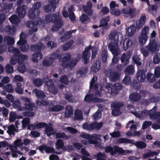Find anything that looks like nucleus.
<instances>
[{
    "instance_id": "09e8293b",
    "label": "nucleus",
    "mask_w": 160,
    "mask_h": 160,
    "mask_svg": "<svg viewBox=\"0 0 160 160\" xmlns=\"http://www.w3.org/2000/svg\"><path fill=\"white\" fill-rule=\"evenodd\" d=\"M17 59L18 60V63H21L24 60L27 59L28 57L26 55H22L19 54L17 56Z\"/></svg>"
},
{
    "instance_id": "473e14b6",
    "label": "nucleus",
    "mask_w": 160,
    "mask_h": 160,
    "mask_svg": "<svg viewBox=\"0 0 160 160\" xmlns=\"http://www.w3.org/2000/svg\"><path fill=\"white\" fill-rule=\"evenodd\" d=\"M38 23L37 21H28L26 23L27 27L28 28H32L37 27V25Z\"/></svg>"
},
{
    "instance_id": "1a4fd4ad",
    "label": "nucleus",
    "mask_w": 160,
    "mask_h": 160,
    "mask_svg": "<svg viewBox=\"0 0 160 160\" xmlns=\"http://www.w3.org/2000/svg\"><path fill=\"white\" fill-rule=\"evenodd\" d=\"M84 101L89 103H96L102 102L104 101L102 99L95 97L93 94H87L85 95Z\"/></svg>"
},
{
    "instance_id": "f3484780",
    "label": "nucleus",
    "mask_w": 160,
    "mask_h": 160,
    "mask_svg": "<svg viewBox=\"0 0 160 160\" xmlns=\"http://www.w3.org/2000/svg\"><path fill=\"white\" fill-rule=\"evenodd\" d=\"M141 98V95L137 92L132 93L129 96V99L132 102H138L140 100Z\"/></svg>"
},
{
    "instance_id": "13d9d810",
    "label": "nucleus",
    "mask_w": 160,
    "mask_h": 160,
    "mask_svg": "<svg viewBox=\"0 0 160 160\" xmlns=\"http://www.w3.org/2000/svg\"><path fill=\"white\" fill-rule=\"evenodd\" d=\"M105 152L107 153L111 152V155H113L115 153V152H114L113 148L110 146H106L104 147Z\"/></svg>"
},
{
    "instance_id": "f257e3e1",
    "label": "nucleus",
    "mask_w": 160,
    "mask_h": 160,
    "mask_svg": "<svg viewBox=\"0 0 160 160\" xmlns=\"http://www.w3.org/2000/svg\"><path fill=\"white\" fill-rule=\"evenodd\" d=\"M122 36L119 32L114 30L111 31L109 35V39L113 42L109 43L108 48L113 55L112 63L116 64L118 62L119 58L118 56L119 53V49L118 46L121 45Z\"/></svg>"
},
{
    "instance_id": "412c9836",
    "label": "nucleus",
    "mask_w": 160,
    "mask_h": 160,
    "mask_svg": "<svg viewBox=\"0 0 160 160\" xmlns=\"http://www.w3.org/2000/svg\"><path fill=\"white\" fill-rule=\"evenodd\" d=\"M136 76L137 80L141 82H144L146 78L145 72L142 70H140L138 71Z\"/></svg>"
},
{
    "instance_id": "423d86ee",
    "label": "nucleus",
    "mask_w": 160,
    "mask_h": 160,
    "mask_svg": "<svg viewBox=\"0 0 160 160\" xmlns=\"http://www.w3.org/2000/svg\"><path fill=\"white\" fill-rule=\"evenodd\" d=\"M149 30V27L147 26H145L142 29L138 38L139 44L142 46L145 44L148 38V33Z\"/></svg>"
},
{
    "instance_id": "9d476101",
    "label": "nucleus",
    "mask_w": 160,
    "mask_h": 160,
    "mask_svg": "<svg viewBox=\"0 0 160 160\" xmlns=\"http://www.w3.org/2000/svg\"><path fill=\"white\" fill-rule=\"evenodd\" d=\"M92 47L89 45L86 47L83 51L82 58L83 62L84 64H88L89 61V58L91 56L90 50L91 49Z\"/></svg>"
},
{
    "instance_id": "bb28decb",
    "label": "nucleus",
    "mask_w": 160,
    "mask_h": 160,
    "mask_svg": "<svg viewBox=\"0 0 160 160\" xmlns=\"http://www.w3.org/2000/svg\"><path fill=\"white\" fill-rule=\"evenodd\" d=\"M64 143L63 141L61 139H58L55 144L56 148L59 149L60 148H63V151L66 150V147L64 146Z\"/></svg>"
},
{
    "instance_id": "72a5a7b5",
    "label": "nucleus",
    "mask_w": 160,
    "mask_h": 160,
    "mask_svg": "<svg viewBox=\"0 0 160 160\" xmlns=\"http://www.w3.org/2000/svg\"><path fill=\"white\" fill-rule=\"evenodd\" d=\"M54 61V59L50 57L44 59L42 62L43 66L48 67L50 66Z\"/></svg>"
},
{
    "instance_id": "338daca9",
    "label": "nucleus",
    "mask_w": 160,
    "mask_h": 160,
    "mask_svg": "<svg viewBox=\"0 0 160 160\" xmlns=\"http://www.w3.org/2000/svg\"><path fill=\"white\" fill-rule=\"evenodd\" d=\"M23 128H26L30 123V119L29 118H24L22 121Z\"/></svg>"
},
{
    "instance_id": "b1692460",
    "label": "nucleus",
    "mask_w": 160,
    "mask_h": 160,
    "mask_svg": "<svg viewBox=\"0 0 160 160\" xmlns=\"http://www.w3.org/2000/svg\"><path fill=\"white\" fill-rule=\"evenodd\" d=\"M155 4L150 5L149 3V5H148V7L147 11L148 12L153 14V12H157L158 6L156 5V2H155Z\"/></svg>"
},
{
    "instance_id": "37998d69",
    "label": "nucleus",
    "mask_w": 160,
    "mask_h": 160,
    "mask_svg": "<svg viewBox=\"0 0 160 160\" xmlns=\"http://www.w3.org/2000/svg\"><path fill=\"white\" fill-rule=\"evenodd\" d=\"M141 53L143 54V56L145 57L148 56L149 52H150L147 46L141 48Z\"/></svg>"
},
{
    "instance_id": "a878e982",
    "label": "nucleus",
    "mask_w": 160,
    "mask_h": 160,
    "mask_svg": "<svg viewBox=\"0 0 160 160\" xmlns=\"http://www.w3.org/2000/svg\"><path fill=\"white\" fill-rule=\"evenodd\" d=\"M133 141V145H134L137 148L140 149H143L145 148L147 146L146 144L143 141H138L134 142V140H132Z\"/></svg>"
},
{
    "instance_id": "f704fd0d",
    "label": "nucleus",
    "mask_w": 160,
    "mask_h": 160,
    "mask_svg": "<svg viewBox=\"0 0 160 160\" xmlns=\"http://www.w3.org/2000/svg\"><path fill=\"white\" fill-rule=\"evenodd\" d=\"M74 118L76 120H82L83 119V116L81 111L77 110L75 111L74 112Z\"/></svg>"
},
{
    "instance_id": "20e7f679",
    "label": "nucleus",
    "mask_w": 160,
    "mask_h": 160,
    "mask_svg": "<svg viewBox=\"0 0 160 160\" xmlns=\"http://www.w3.org/2000/svg\"><path fill=\"white\" fill-rule=\"evenodd\" d=\"M41 7V3L39 2L34 3L32 7L30 8L28 11V15L30 19H34L38 17L40 13V8Z\"/></svg>"
},
{
    "instance_id": "3c124183",
    "label": "nucleus",
    "mask_w": 160,
    "mask_h": 160,
    "mask_svg": "<svg viewBox=\"0 0 160 160\" xmlns=\"http://www.w3.org/2000/svg\"><path fill=\"white\" fill-rule=\"evenodd\" d=\"M80 20L82 22L86 23V22H89L90 20L89 18L87 15L84 13H83L82 15L80 17Z\"/></svg>"
},
{
    "instance_id": "a19ab883",
    "label": "nucleus",
    "mask_w": 160,
    "mask_h": 160,
    "mask_svg": "<svg viewBox=\"0 0 160 160\" xmlns=\"http://www.w3.org/2000/svg\"><path fill=\"white\" fill-rule=\"evenodd\" d=\"M24 105L25 106V108L26 110H29L32 111L33 110V108L35 106V104L34 103H32L30 102L28 103L26 102L24 103Z\"/></svg>"
},
{
    "instance_id": "a18cd8bd",
    "label": "nucleus",
    "mask_w": 160,
    "mask_h": 160,
    "mask_svg": "<svg viewBox=\"0 0 160 160\" xmlns=\"http://www.w3.org/2000/svg\"><path fill=\"white\" fill-rule=\"evenodd\" d=\"M83 11L87 15L91 16L93 14V11L92 8L82 7Z\"/></svg>"
},
{
    "instance_id": "79ce46f5",
    "label": "nucleus",
    "mask_w": 160,
    "mask_h": 160,
    "mask_svg": "<svg viewBox=\"0 0 160 160\" xmlns=\"http://www.w3.org/2000/svg\"><path fill=\"white\" fill-rule=\"evenodd\" d=\"M117 142L119 143H132L133 141L132 140L127 139L125 138H119L117 140Z\"/></svg>"
},
{
    "instance_id": "2eb2a0df",
    "label": "nucleus",
    "mask_w": 160,
    "mask_h": 160,
    "mask_svg": "<svg viewBox=\"0 0 160 160\" xmlns=\"http://www.w3.org/2000/svg\"><path fill=\"white\" fill-rule=\"evenodd\" d=\"M61 18L58 14L53 13V14H48L45 16V20L48 22H53Z\"/></svg>"
},
{
    "instance_id": "864d4df0",
    "label": "nucleus",
    "mask_w": 160,
    "mask_h": 160,
    "mask_svg": "<svg viewBox=\"0 0 160 160\" xmlns=\"http://www.w3.org/2000/svg\"><path fill=\"white\" fill-rule=\"evenodd\" d=\"M153 62L155 64H159L160 62V53H156L153 57Z\"/></svg>"
},
{
    "instance_id": "4468645a",
    "label": "nucleus",
    "mask_w": 160,
    "mask_h": 160,
    "mask_svg": "<svg viewBox=\"0 0 160 160\" xmlns=\"http://www.w3.org/2000/svg\"><path fill=\"white\" fill-rule=\"evenodd\" d=\"M27 8V7L25 5L18 6L16 10V13L18 15L20 18H23L26 14V9Z\"/></svg>"
},
{
    "instance_id": "052dcab7",
    "label": "nucleus",
    "mask_w": 160,
    "mask_h": 160,
    "mask_svg": "<svg viewBox=\"0 0 160 160\" xmlns=\"http://www.w3.org/2000/svg\"><path fill=\"white\" fill-rule=\"evenodd\" d=\"M16 113L14 112H11L9 114V121L10 122H13L16 119Z\"/></svg>"
},
{
    "instance_id": "c03bdc74",
    "label": "nucleus",
    "mask_w": 160,
    "mask_h": 160,
    "mask_svg": "<svg viewBox=\"0 0 160 160\" xmlns=\"http://www.w3.org/2000/svg\"><path fill=\"white\" fill-rule=\"evenodd\" d=\"M5 30L6 32H8V34H13L16 30L15 27H12L10 25H8L5 27Z\"/></svg>"
},
{
    "instance_id": "7ed1b4c3",
    "label": "nucleus",
    "mask_w": 160,
    "mask_h": 160,
    "mask_svg": "<svg viewBox=\"0 0 160 160\" xmlns=\"http://www.w3.org/2000/svg\"><path fill=\"white\" fill-rule=\"evenodd\" d=\"M42 45V43L39 44H34L31 45L30 49L31 51L36 52L32 55V60L34 62H37L38 60L42 58L43 55L41 53V49Z\"/></svg>"
},
{
    "instance_id": "0eeeda50",
    "label": "nucleus",
    "mask_w": 160,
    "mask_h": 160,
    "mask_svg": "<svg viewBox=\"0 0 160 160\" xmlns=\"http://www.w3.org/2000/svg\"><path fill=\"white\" fill-rule=\"evenodd\" d=\"M36 128L38 129L45 127L44 131L48 137H50L53 134L54 129L52 126H48L46 122H39L35 124Z\"/></svg>"
},
{
    "instance_id": "6ab92c4d",
    "label": "nucleus",
    "mask_w": 160,
    "mask_h": 160,
    "mask_svg": "<svg viewBox=\"0 0 160 160\" xmlns=\"http://www.w3.org/2000/svg\"><path fill=\"white\" fill-rule=\"evenodd\" d=\"M101 63L98 60H96L91 67L90 70L92 72L96 73L100 69Z\"/></svg>"
},
{
    "instance_id": "5701e85b",
    "label": "nucleus",
    "mask_w": 160,
    "mask_h": 160,
    "mask_svg": "<svg viewBox=\"0 0 160 160\" xmlns=\"http://www.w3.org/2000/svg\"><path fill=\"white\" fill-rule=\"evenodd\" d=\"M13 4L10 3L8 4L6 3H2V8L1 10L3 13H6L9 12L12 8Z\"/></svg>"
},
{
    "instance_id": "2f4dec72",
    "label": "nucleus",
    "mask_w": 160,
    "mask_h": 160,
    "mask_svg": "<svg viewBox=\"0 0 160 160\" xmlns=\"http://www.w3.org/2000/svg\"><path fill=\"white\" fill-rule=\"evenodd\" d=\"M9 20L11 23L15 24H18L20 21L18 16L15 14L12 15L9 18Z\"/></svg>"
},
{
    "instance_id": "49530a36",
    "label": "nucleus",
    "mask_w": 160,
    "mask_h": 160,
    "mask_svg": "<svg viewBox=\"0 0 160 160\" xmlns=\"http://www.w3.org/2000/svg\"><path fill=\"white\" fill-rule=\"evenodd\" d=\"M146 19V16L145 15H142L140 18L139 21L138 28H140L142 27L145 23V22Z\"/></svg>"
},
{
    "instance_id": "58836bf2",
    "label": "nucleus",
    "mask_w": 160,
    "mask_h": 160,
    "mask_svg": "<svg viewBox=\"0 0 160 160\" xmlns=\"http://www.w3.org/2000/svg\"><path fill=\"white\" fill-rule=\"evenodd\" d=\"M99 138L97 134H94L93 135H91L90 140H89V142L91 144H95L97 143V140Z\"/></svg>"
},
{
    "instance_id": "5fc2aeb1",
    "label": "nucleus",
    "mask_w": 160,
    "mask_h": 160,
    "mask_svg": "<svg viewBox=\"0 0 160 160\" xmlns=\"http://www.w3.org/2000/svg\"><path fill=\"white\" fill-rule=\"evenodd\" d=\"M24 35L23 34V32H22L20 35V40L17 42V44L20 46H22V45L26 43V41L25 40V36L24 35V37L22 38V35Z\"/></svg>"
},
{
    "instance_id": "0e129e2a",
    "label": "nucleus",
    "mask_w": 160,
    "mask_h": 160,
    "mask_svg": "<svg viewBox=\"0 0 160 160\" xmlns=\"http://www.w3.org/2000/svg\"><path fill=\"white\" fill-rule=\"evenodd\" d=\"M132 60L138 66H140L142 64L141 59L138 57H133Z\"/></svg>"
},
{
    "instance_id": "cd10ccee",
    "label": "nucleus",
    "mask_w": 160,
    "mask_h": 160,
    "mask_svg": "<svg viewBox=\"0 0 160 160\" xmlns=\"http://www.w3.org/2000/svg\"><path fill=\"white\" fill-rule=\"evenodd\" d=\"M134 72L133 67L132 65H130L127 66L124 70V72L126 75H132Z\"/></svg>"
},
{
    "instance_id": "c85d7f7f",
    "label": "nucleus",
    "mask_w": 160,
    "mask_h": 160,
    "mask_svg": "<svg viewBox=\"0 0 160 160\" xmlns=\"http://www.w3.org/2000/svg\"><path fill=\"white\" fill-rule=\"evenodd\" d=\"M72 36V32L71 31H67L61 37L60 39L62 42H65L68 40L70 39Z\"/></svg>"
},
{
    "instance_id": "bf43d9fd",
    "label": "nucleus",
    "mask_w": 160,
    "mask_h": 160,
    "mask_svg": "<svg viewBox=\"0 0 160 160\" xmlns=\"http://www.w3.org/2000/svg\"><path fill=\"white\" fill-rule=\"evenodd\" d=\"M33 82L34 85L37 87L41 86L43 84L42 81L40 78L35 79L33 80Z\"/></svg>"
},
{
    "instance_id": "9b49d317",
    "label": "nucleus",
    "mask_w": 160,
    "mask_h": 160,
    "mask_svg": "<svg viewBox=\"0 0 160 160\" xmlns=\"http://www.w3.org/2000/svg\"><path fill=\"white\" fill-rule=\"evenodd\" d=\"M124 103L122 102L115 101L113 102L111 104V107L113 108L112 109V115L117 116L118 115L120 108L123 107Z\"/></svg>"
},
{
    "instance_id": "c9c22d12",
    "label": "nucleus",
    "mask_w": 160,
    "mask_h": 160,
    "mask_svg": "<svg viewBox=\"0 0 160 160\" xmlns=\"http://www.w3.org/2000/svg\"><path fill=\"white\" fill-rule=\"evenodd\" d=\"M64 108L63 106L58 104L53 106L51 108H49V109L52 112H57L63 110Z\"/></svg>"
},
{
    "instance_id": "4be33fe9",
    "label": "nucleus",
    "mask_w": 160,
    "mask_h": 160,
    "mask_svg": "<svg viewBox=\"0 0 160 160\" xmlns=\"http://www.w3.org/2000/svg\"><path fill=\"white\" fill-rule=\"evenodd\" d=\"M137 28L134 24H132L128 27L126 30V32L127 35L129 37L133 36L135 33Z\"/></svg>"
},
{
    "instance_id": "4c0bfd02",
    "label": "nucleus",
    "mask_w": 160,
    "mask_h": 160,
    "mask_svg": "<svg viewBox=\"0 0 160 160\" xmlns=\"http://www.w3.org/2000/svg\"><path fill=\"white\" fill-rule=\"evenodd\" d=\"M4 42H6V43L8 45H12L14 44L15 41L12 37L7 36L4 38Z\"/></svg>"
},
{
    "instance_id": "6e6552de",
    "label": "nucleus",
    "mask_w": 160,
    "mask_h": 160,
    "mask_svg": "<svg viewBox=\"0 0 160 160\" xmlns=\"http://www.w3.org/2000/svg\"><path fill=\"white\" fill-rule=\"evenodd\" d=\"M59 0H49V5H47L44 7L45 11L47 12H53L56 8V5L58 4Z\"/></svg>"
},
{
    "instance_id": "a211bd4d",
    "label": "nucleus",
    "mask_w": 160,
    "mask_h": 160,
    "mask_svg": "<svg viewBox=\"0 0 160 160\" xmlns=\"http://www.w3.org/2000/svg\"><path fill=\"white\" fill-rule=\"evenodd\" d=\"M110 18L109 16L102 19L100 21V24L99 25V27L101 28L103 27V30H107L109 28L108 26V22L109 21Z\"/></svg>"
},
{
    "instance_id": "393cba45",
    "label": "nucleus",
    "mask_w": 160,
    "mask_h": 160,
    "mask_svg": "<svg viewBox=\"0 0 160 160\" xmlns=\"http://www.w3.org/2000/svg\"><path fill=\"white\" fill-rule=\"evenodd\" d=\"M132 44V42L131 40L129 38H126L123 44V48L124 50H126L129 48L131 46Z\"/></svg>"
},
{
    "instance_id": "680f3d73",
    "label": "nucleus",
    "mask_w": 160,
    "mask_h": 160,
    "mask_svg": "<svg viewBox=\"0 0 160 160\" xmlns=\"http://www.w3.org/2000/svg\"><path fill=\"white\" fill-rule=\"evenodd\" d=\"M5 71L8 74H11L13 72V67L9 64H7L5 67Z\"/></svg>"
},
{
    "instance_id": "69168bd1",
    "label": "nucleus",
    "mask_w": 160,
    "mask_h": 160,
    "mask_svg": "<svg viewBox=\"0 0 160 160\" xmlns=\"http://www.w3.org/2000/svg\"><path fill=\"white\" fill-rule=\"evenodd\" d=\"M114 152H115V153L118 152L119 154H122L125 152V151L122 148L116 146L114 147Z\"/></svg>"
},
{
    "instance_id": "ddd939ff",
    "label": "nucleus",
    "mask_w": 160,
    "mask_h": 160,
    "mask_svg": "<svg viewBox=\"0 0 160 160\" xmlns=\"http://www.w3.org/2000/svg\"><path fill=\"white\" fill-rule=\"evenodd\" d=\"M106 74L112 82L117 81L119 79L120 76L119 73L118 71H113L110 69L106 72Z\"/></svg>"
},
{
    "instance_id": "aec40b11",
    "label": "nucleus",
    "mask_w": 160,
    "mask_h": 160,
    "mask_svg": "<svg viewBox=\"0 0 160 160\" xmlns=\"http://www.w3.org/2000/svg\"><path fill=\"white\" fill-rule=\"evenodd\" d=\"M130 58V56L129 54H126L125 53H123L120 58L122 64L124 66L128 64Z\"/></svg>"
},
{
    "instance_id": "39448f33",
    "label": "nucleus",
    "mask_w": 160,
    "mask_h": 160,
    "mask_svg": "<svg viewBox=\"0 0 160 160\" xmlns=\"http://www.w3.org/2000/svg\"><path fill=\"white\" fill-rule=\"evenodd\" d=\"M103 124L102 122L98 123L96 121L90 124L85 122L83 124L82 128L84 129L89 131H92L95 129L98 130L102 127Z\"/></svg>"
},
{
    "instance_id": "e433bc0d",
    "label": "nucleus",
    "mask_w": 160,
    "mask_h": 160,
    "mask_svg": "<svg viewBox=\"0 0 160 160\" xmlns=\"http://www.w3.org/2000/svg\"><path fill=\"white\" fill-rule=\"evenodd\" d=\"M74 42L73 40H70L67 41L62 46V48L63 51H68V49L71 47L73 43Z\"/></svg>"
},
{
    "instance_id": "4d7b16f0",
    "label": "nucleus",
    "mask_w": 160,
    "mask_h": 160,
    "mask_svg": "<svg viewBox=\"0 0 160 160\" xmlns=\"http://www.w3.org/2000/svg\"><path fill=\"white\" fill-rule=\"evenodd\" d=\"M46 152L47 153H54L57 154H61V152H59L55 151V149L51 147H48L47 146L46 149Z\"/></svg>"
},
{
    "instance_id": "f8f14e48",
    "label": "nucleus",
    "mask_w": 160,
    "mask_h": 160,
    "mask_svg": "<svg viewBox=\"0 0 160 160\" xmlns=\"http://www.w3.org/2000/svg\"><path fill=\"white\" fill-rule=\"evenodd\" d=\"M146 46L149 48L150 52L152 53L158 52L159 48V45L154 39L150 40L148 44Z\"/></svg>"
},
{
    "instance_id": "8fccbe9b",
    "label": "nucleus",
    "mask_w": 160,
    "mask_h": 160,
    "mask_svg": "<svg viewBox=\"0 0 160 160\" xmlns=\"http://www.w3.org/2000/svg\"><path fill=\"white\" fill-rule=\"evenodd\" d=\"M108 56V53L107 50L106 49H104L102 53V61L104 63L107 62Z\"/></svg>"
},
{
    "instance_id": "6e6d98bb",
    "label": "nucleus",
    "mask_w": 160,
    "mask_h": 160,
    "mask_svg": "<svg viewBox=\"0 0 160 160\" xmlns=\"http://www.w3.org/2000/svg\"><path fill=\"white\" fill-rule=\"evenodd\" d=\"M88 71V68L87 67L82 68L81 69L77 71V74L80 75V76L82 77L83 75L86 74Z\"/></svg>"
},
{
    "instance_id": "f03ea898",
    "label": "nucleus",
    "mask_w": 160,
    "mask_h": 160,
    "mask_svg": "<svg viewBox=\"0 0 160 160\" xmlns=\"http://www.w3.org/2000/svg\"><path fill=\"white\" fill-rule=\"evenodd\" d=\"M51 57L54 60L58 58L60 62H62L61 65L64 68L73 69L78 62V60L77 59L71 58V56L69 52L64 54H59L53 52L51 53Z\"/></svg>"
},
{
    "instance_id": "ea45409f",
    "label": "nucleus",
    "mask_w": 160,
    "mask_h": 160,
    "mask_svg": "<svg viewBox=\"0 0 160 160\" xmlns=\"http://www.w3.org/2000/svg\"><path fill=\"white\" fill-rule=\"evenodd\" d=\"M36 103L38 106H42L48 105L49 104V102L40 98L36 100Z\"/></svg>"
},
{
    "instance_id": "774afa93",
    "label": "nucleus",
    "mask_w": 160,
    "mask_h": 160,
    "mask_svg": "<svg viewBox=\"0 0 160 160\" xmlns=\"http://www.w3.org/2000/svg\"><path fill=\"white\" fill-rule=\"evenodd\" d=\"M94 156L95 158H96L97 160H106L102 158L104 157V154L102 152H98L97 154L94 155Z\"/></svg>"
},
{
    "instance_id": "c756f323",
    "label": "nucleus",
    "mask_w": 160,
    "mask_h": 160,
    "mask_svg": "<svg viewBox=\"0 0 160 160\" xmlns=\"http://www.w3.org/2000/svg\"><path fill=\"white\" fill-rule=\"evenodd\" d=\"M122 86L120 83H116L114 84V88L111 89V92L112 93L117 94L118 92V91L122 89Z\"/></svg>"
},
{
    "instance_id": "603ef678",
    "label": "nucleus",
    "mask_w": 160,
    "mask_h": 160,
    "mask_svg": "<svg viewBox=\"0 0 160 160\" xmlns=\"http://www.w3.org/2000/svg\"><path fill=\"white\" fill-rule=\"evenodd\" d=\"M4 90L6 92L9 93H12L14 91L12 85L10 83L8 84L5 86L4 87Z\"/></svg>"
},
{
    "instance_id": "7c9ffc66",
    "label": "nucleus",
    "mask_w": 160,
    "mask_h": 160,
    "mask_svg": "<svg viewBox=\"0 0 160 160\" xmlns=\"http://www.w3.org/2000/svg\"><path fill=\"white\" fill-rule=\"evenodd\" d=\"M33 92L35 93L36 96L39 99L43 98L46 97L45 93L43 91L38 89H35L33 90Z\"/></svg>"
},
{
    "instance_id": "dca6fc26",
    "label": "nucleus",
    "mask_w": 160,
    "mask_h": 160,
    "mask_svg": "<svg viewBox=\"0 0 160 160\" xmlns=\"http://www.w3.org/2000/svg\"><path fill=\"white\" fill-rule=\"evenodd\" d=\"M53 23L55 24L53 25L51 27V29L52 31H57L62 26L63 23V21L61 18H58L57 20L55 21Z\"/></svg>"
},
{
    "instance_id": "e2e57ef3",
    "label": "nucleus",
    "mask_w": 160,
    "mask_h": 160,
    "mask_svg": "<svg viewBox=\"0 0 160 160\" xmlns=\"http://www.w3.org/2000/svg\"><path fill=\"white\" fill-rule=\"evenodd\" d=\"M60 81L62 83L65 85H67L68 83V79L65 75H63L61 76Z\"/></svg>"
},
{
    "instance_id": "de8ad7c7",
    "label": "nucleus",
    "mask_w": 160,
    "mask_h": 160,
    "mask_svg": "<svg viewBox=\"0 0 160 160\" xmlns=\"http://www.w3.org/2000/svg\"><path fill=\"white\" fill-rule=\"evenodd\" d=\"M155 78L154 75L151 73H148L147 74V79L150 82H155L156 80Z\"/></svg>"
}]
</instances>
